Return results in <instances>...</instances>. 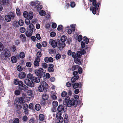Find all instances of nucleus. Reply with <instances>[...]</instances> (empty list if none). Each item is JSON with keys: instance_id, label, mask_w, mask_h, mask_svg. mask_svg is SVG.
<instances>
[{"instance_id": "1", "label": "nucleus", "mask_w": 123, "mask_h": 123, "mask_svg": "<svg viewBox=\"0 0 123 123\" xmlns=\"http://www.w3.org/2000/svg\"><path fill=\"white\" fill-rule=\"evenodd\" d=\"M30 5L33 6L35 9L38 10H39L42 8V6L41 5H39V2L38 1H36L35 2H31L30 3Z\"/></svg>"}, {"instance_id": "2", "label": "nucleus", "mask_w": 123, "mask_h": 123, "mask_svg": "<svg viewBox=\"0 0 123 123\" xmlns=\"http://www.w3.org/2000/svg\"><path fill=\"white\" fill-rule=\"evenodd\" d=\"M1 52L2 56L5 57H9L11 55V54L10 51L6 49H4Z\"/></svg>"}, {"instance_id": "3", "label": "nucleus", "mask_w": 123, "mask_h": 123, "mask_svg": "<svg viewBox=\"0 0 123 123\" xmlns=\"http://www.w3.org/2000/svg\"><path fill=\"white\" fill-rule=\"evenodd\" d=\"M18 86L19 89L20 90L25 91L28 89V87L24 84L23 82L22 81L20 82Z\"/></svg>"}, {"instance_id": "4", "label": "nucleus", "mask_w": 123, "mask_h": 123, "mask_svg": "<svg viewBox=\"0 0 123 123\" xmlns=\"http://www.w3.org/2000/svg\"><path fill=\"white\" fill-rule=\"evenodd\" d=\"M43 70L42 68H40L38 70H36L35 72L36 74L40 78H41L43 75V74H44L43 72Z\"/></svg>"}, {"instance_id": "5", "label": "nucleus", "mask_w": 123, "mask_h": 123, "mask_svg": "<svg viewBox=\"0 0 123 123\" xmlns=\"http://www.w3.org/2000/svg\"><path fill=\"white\" fill-rule=\"evenodd\" d=\"M25 83L28 86L32 87L34 86V83L32 82H31L28 79H25L24 81Z\"/></svg>"}, {"instance_id": "6", "label": "nucleus", "mask_w": 123, "mask_h": 123, "mask_svg": "<svg viewBox=\"0 0 123 123\" xmlns=\"http://www.w3.org/2000/svg\"><path fill=\"white\" fill-rule=\"evenodd\" d=\"M75 100L74 99L71 98L70 100L68 101L67 104V106L68 107H70L72 105H75Z\"/></svg>"}, {"instance_id": "7", "label": "nucleus", "mask_w": 123, "mask_h": 123, "mask_svg": "<svg viewBox=\"0 0 123 123\" xmlns=\"http://www.w3.org/2000/svg\"><path fill=\"white\" fill-rule=\"evenodd\" d=\"M49 43L53 48H55L57 46V43L55 40H53L52 39H50L49 41Z\"/></svg>"}, {"instance_id": "8", "label": "nucleus", "mask_w": 123, "mask_h": 123, "mask_svg": "<svg viewBox=\"0 0 123 123\" xmlns=\"http://www.w3.org/2000/svg\"><path fill=\"white\" fill-rule=\"evenodd\" d=\"M99 6V4H98L95 6H93L94 7H91L90 10L92 11L93 13L94 14H95L96 13V10H97Z\"/></svg>"}, {"instance_id": "9", "label": "nucleus", "mask_w": 123, "mask_h": 123, "mask_svg": "<svg viewBox=\"0 0 123 123\" xmlns=\"http://www.w3.org/2000/svg\"><path fill=\"white\" fill-rule=\"evenodd\" d=\"M61 113L59 112L57 114L56 117L60 122H63V118L61 116Z\"/></svg>"}, {"instance_id": "10", "label": "nucleus", "mask_w": 123, "mask_h": 123, "mask_svg": "<svg viewBox=\"0 0 123 123\" xmlns=\"http://www.w3.org/2000/svg\"><path fill=\"white\" fill-rule=\"evenodd\" d=\"M44 61L46 63H48L49 62H52L53 61V59L51 57H46L45 58Z\"/></svg>"}, {"instance_id": "11", "label": "nucleus", "mask_w": 123, "mask_h": 123, "mask_svg": "<svg viewBox=\"0 0 123 123\" xmlns=\"http://www.w3.org/2000/svg\"><path fill=\"white\" fill-rule=\"evenodd\" d=\"M40 61V59L39 58H35L34 62L35 66H38L39 65V62Z\"/></svg>"}, {"instance_id": "12", "label": "nucleus", "mask_w": 123, "mask_h": 123, "mask_svg": "<svg viewBox=\"0 0 123 123\" xmlns=\"http://www.w3.org/2000/svg\"><path fill=\"white\" fill-rule=\"evenodd\" d=\"M1 4L2 5L6 6L9 4L8 0H3L1 3Z\"/></svg>"}, {"instance_id": "13", "label": "nucleus", "mask_w": 123, "mask_h": 123, "mask_svg": "<svg viewBox=\"0 0 123 123\" xmlns=\"http://www.w3.org/2000/svg\"><path fill=\"white\" fill-rule=\"evenodd\" d=\"M54 65L52 64H50L49 65V67L48 68V71L50 72H53L54 71L53 69Z\"/></svg>"}, {"instance_id": "14", "label": "nucleus", "mask_w": 123, "mask_h": 123, "mask_svg": "<svg viewBox=\"0 0 123 123\" xmlns=\"http://www.w3.org/2000/svg\"><path fill=\"white\" fill-rule=\"evenodd\" d=\"M65 104H63V105H59L58 107L57 110L59 112L62 111L63 110H64V107H65L64 105Z\"/></svg>"}, {"instance_id": "15", "label": "nucleus", "mask_w": 123, "mask_h": 123, "mask_svg": "<svg viewBox=\"0 0 123 123\" xmlns=\"http://www.w3.org/2000/svg\"><path fill=\"white\" fill-rule=\"evenodd\" d=\"M65 46V43L62 42L60 43L58 45L59 48L60 50H61L63 48H64Z\"/></svg>"}, {"instance_id": "16", "label": "nucleus", "mask_w": 123, "mask_h": 123, "mask_svg": "<svg viewBox=\"0 0 123 123\" xmlns=\"http://www.w3.org/2000/svg\"><path fill=\"white\" fill-rule=\"evenodd\" d=\"M39 77H38L37 78L35 77H33L32 78V80L36 83H38L40 81Z\"/></svg>"}, {"instance_id": "17", "label": "nucleus", "mask_w": 123, "mask_h": 123, "mask_svg": "<svg viewBox=\"0 0 123 123\" xmlns=\"http://www.w3.org/2000/svg\"><path fill=\"white\" fill-rule=\"evenodd\" d=\"M41 85L43 86L44 88H45V89H46L48 88V84L45 81H43Z\"/></svg>"}, {"instance_id": "18", "label": "nucleus", "mask_w": 123, "mask_h": 123, "mask_svg": "<svg viewBox=\"0 0 123 123\" xmlns=\"http://www.w3.org/2000/svg\"><path fill=\"white\" fill-rule=\"evenodd\" d=\"M26 74L24 72H22L20 73L18 75V77L20 79H23L25 77Z\"/></svg>"}, {"instance_id": "19", "label": "nucleus", "mask_w": 123, "mask_h": 123, "mask_svg": "<svg viewBox=\"0 0 123 123\" xmlns=\"http://www.w3.org/2000/svg\"><path fill=\"white\" fill-rule=\"evenodd\" d=\"M79 77L78 76H76L73 77L71 79V82L73 83L75 82L76 80L79 79Z\"/></svg>"}, {"instance_id": "20", "label": "nucleus", "mask_w": 123, "mask_h": 123, "mask_svg": "<svg viewBox=\"0 0 123 123\" xmlns=\"http://www.w3.org/2000/svg\"><path fill=\"white\" fill-rule=\"evenodd\" d=\"M32 31L31 30H29L27 31L26 33L25 34L28 37H29L31 35L32 33Z\"/></svg>"}, {"instance_id": "21", "label": "nucleus", "mask_w": 123, "mask_h": 123, "mask_svg": "<svg viewBox=\"0 0 123 123\" xmlns=\"http://www.w3.org/2000/svg\"><path fill=\"white\" fill-rule=\"evenodd\" d=\"M74 61L75 63L78 64L79 65H81V62L79 59L76 57L74 59Z\"/></svg>"}, {"instance_id": "22", "label": "nucleus", "mask_w": 123, "mask_h": 123, "mask_svg": "<svg viewBox=\"0 0 123 123\" xmlns=\"http://www.w3.org/2000/svg\"><path fill=\"white\" fill-rule=\"evenodd\" d=\"M5 20L7 22H10L11 20V18L10 16L9 15H6L5 17Z\"/></svg>"}, {"instance_id": "23", "label": "nucleus", "mask_w": 123, "mask_h": 123, "mask_svg": "<svg viewBox=\"0 0 123 123\" xmlns=\"http://www.w3.org/2000/svg\"><path fill=\"white\" fill-rule=\"evenodd\" d=\"M45 89L42 85H40L38 87V90L40 92H42Z\"/></svg>"}, {"instance_id": "24", "label": "nucleus", "mask_w": 123, "mask_h": 123, "mask_svg": "<svg viewBox=\"0 0 123 123\" xmlns=\"http://www.w3.org/2000/svg\"><path fill=\"white\" fill-rule=\"evenodd\" d=\"M42 98L44 100H47L48 98V95L45 94H43L42 96Z\"/></svg>"}, {"instance_id": "25", "label": "nucleus", "mask_w": 123, "mask_h": 123, "mask_svg": "<svg viewBox=\"0 0 123 123\" xmlns=\"http://www.w3.org/2000/svg\"><path fill=\"white\" fill-rule=\"evenodd\" d=\"M33 13L32 12H29L28 13V17L30 19H31L33 18Z\"/></svg>"}, {"instance_id": "26", "label": "nucleus", "mask_w": 123, "mask_h": 123, "mask_svg": "<svg viewBox=\"0 0 123 123\" xmlns=\"http://www.w3.org/2000/svg\"><path fill=\"white\" fill-rule=\"evenodd\" d=\"M20 38L23 42L25 41L26 39V37L25 35L23 34H21L20 36Z\"/></svg>"}, {"instance_id": "27", "label": "nucleus", "mask_w": 123, "mask_h": 123, "mask_svg": "<svg viewBox=\"0 0 123 123\" xmlns=\"http://www.w3.org/2000/svg\"><path fill=\"white\" fill-rule=\"evenodd\" d=\"M66 36L64 35L62 36L61 40L62 42L64 43L66 41Z\"/></svg>"}, {"instance_id": "28", "label": "nucleus", "mask_w": 123, "mask_h": 123, "mask_svg": "<svg viewBox=\"0 0 123 123\" xmlns=\"http://www.w3.org/2000/svg\"><path fill=\"white\" fill-rule=\"evenodd\" d=\"M35 109L37 111H39L41 107L39 104H37L35 106Z\"/></svg>"}, {"instance_id": "29", "label": "nucleus", "mask_w": 123, "mask_h": 123, "mask_svg": "<svg viewBox=\"0 0 123 123\" xmlns=\"http://www.w3.org/2000/svg\"><path fill=\"white\" fill-rule=\"evenodd\" d=\"M11 60L12 62L14 63H16L17 61L16 57L14 56H12L11 57Z\"/></svg>"}, {"instance_id": "30", "label": "nucleus", "mask_w": 123, "mask_h": 123, "mask_svg": "<svg viewBox=\"0 0 123 123\" xmlns=\"http://www.w3.org/2000/svg\"><path fill=\"white\" fill-rule=\"evenodd\" d=\"M41 66L44 68H47L48 66L47 64L45 62L42 63L41 64Z\"/></svg>"}, {"instance_id": "31", "label": "nucleus", "mask_w": 123, "mask_h": 123, "mask_svg": "<svg viewBox=\"0 0 123 123\" xmlns=\"http://www.w3.org/2000/svg\"><path fill=\"white\" fill-rule=\"evenodd\" d=\"M40 15L42 16H44L46 14L45 12L43 10H41L39 12Z\"/></svg>"}, {"instance_id": "32", "label": "nucleus", "mask_w": 123, "mask_h": 123, "mask_svg": "<svg viewBox=\"0 0 123 123\" xmlns=\"http://www.w3.org/2000/svg\"><path fill=\"white\" fill-rule=\"evenodd\" d=\"M19 81L17 79H14V84L16 85H18L19 84V83L20 81Z\"/></svg>"}, {"instance_id": "33", "label": "nucleus", "mask_w": 123, "mask_h": 123, "mask_svg": "<svg viewBox=\"0 0 123 123\" xmlns=\"http://www.w3.org/2000/svg\"><path fill=\"white\" fill-rule=\"evenodd\" d=\"M39 120L42 121H43L44 119V115L42 114H40L39 116Z\"/></svg>"}, {"instance_id": "34", "label": "nucleus", "mask_w": 123, "mask_h": 123, "mask_svg": "<svg viewBox=\"0 0 123 123\" xmlns=\"http://www.w3.org/2000/svg\"><path fill=\"white\" fill-rule=\"evenodd\" d=\"M12 25L15 27H17L18 26V22L16 21H14L13 22Z\"/></svg>"}, {"instance_id": "35", "label": "nucleus", "mask_w": 123, "mask_h": 123, "mask_svg": "<svg viewBox=\"0 0 123 123\" xmlns=\"http://www.w3.org/2000/svg\"><path fill=\"white\" fill-rule=\"evenodd\" d=\"M52 105L53 107H56L58 105V103L56 101H54L52 102Z\"/></svg>"}, {"instance_id": "36", "label": "nucleus", "mask_w": 123, "mask_h": 123, "mask_svg": "<svg viewBox=\"0 0 123 123\" xmlns=\"http://www.w3.org/2000/svg\"><path fill=\"white\" fill-rule=\"evenodd\" d=\"M9 14L10 15V16H11V18L12 19L14 18L15 17V13L13 12H10Z\"/></svg>"}, {"instance_id": "37", "label": "nucleus", "mask_w": 123, "mask_h": 123, "mask_svg": "<svg viewBox=\"0 0 123 123\" xmlns=\"http://www.w3.org/2000/svg\"><path fill=\"white\" fill-rule=\"evenodd\" d=\"M19 56L21 58H23L25 57V54L23 52H21Z\"/></svg>"}, {"instance_id": "38", "label": "nucleus", "mask_w": 123, "mask_h": 123, "mask_svg": "<svg viewBox=\"0 0 123 123\" xmlns=\"http://www.w3.org/2000/svg\"><path fill=\"white\" fill-rule=\"evenodd\" d=\"M90 1L92 2V4L93 6H95L98 4H96V2L95 0H90Z\"/></svg>"}, {"instance_id": "39", "label": "nucleus", "mask_w": 123, "mask_h": 123, "mask_svg": "<svg viewBox=\"0 0 123 123\" xmlns=\"http://www.w3.org/2000/svg\"><path fill=\"white\" fill-rule=\"evenodd\" d=\"M83 40L85 41L86 44H87L88 43L89 40L86 37H84L83 38Z\"/></svg>"}, {"instance_id": "40", "label": "nucleus", "mask_w": 123, "mask_h": 123, "mask_svg": "<svg viewBox=\"0 0 123 123\" xmlns=\"http://www.w3.org/2000/svg\"><path fill=\"white\" fill-rule=\"evenodd\" d=\"M27 93L28 96H31L32 94V91L31 90H28L27 92Z\"/></svg>"}, {"instance_id": "41", "label": "nucleus", "mask_w": 123, "mask_h": 123, "mask_svg": "<svg viewBox=\"0 0 123 123\" xmlns=\"http://www.w3.org/2000/svg\"><path fill=\"white\" fill-rule=\"evenodd\" d=\"M81 54L80 51H78L77 53V56L78 58H80L81 57Z\"/></svg>"}, {"instance_id": "42", "label": "nucleus", "mask_w": 123, "mask_h": 123, "mask_svg": "<svg viewBox=\"0 0 123 123\" xmlns=\"http://www.w3.org/2000/svg\"><path fill=\"white\" fill-rule=\"evenodd\" d=\"M19 30L21 32L23 33L25 31V29L24 27H22L20 28Z\"/></svg>"}, {"instance_id": "43", "label": "nucleus", "mask_w": 123, "mask_h": 123, "mask_svg": "<svg viewBox=\"0 0 123 123\" xmlns=\"http://www.w3.org/2000/svg\"><path fill=\"white\" fill-rule=\"evenodd\" d=\"M18 24L19 25L22 26L24 24V22L22 19L19 20L18 21Z\"/></svg>"}, {"instance_id": "44", "label": "nucleus", "mask_w": 123, "mask_h": 123, "mask_svg": "<svg viewBox=\"0 0 123 123\" xmlns=\"http://www.w3.org/2000/svg\"><path fill=\"white\" fill-rule=\"evenodd\" d=\"M20 94V91L18 89L16 90L15 91V94L16 95H19Z\"/></svg>"}, {"instance_id": "45", "label": "nucleus", "mask_w": 123, "mask_h": 123, "mask_svg": "<svg viewBox=\"0 0 123 123\" xmlns=\"http://www.w3.org/2000/svg\"><path fill=\"white\" fill-rule=\"evenodd\" d=\"M51 97L53 100H56L57 99V96L55 93H54L51 96Z\"/></svg>"}, {"instance_id": "46", "label": "nucleus", "mask_w": 123, "mask_h": 123, "mask_svg": "<svg viewBox=\"0 0 123 123\" xmlns=\"http://www.w3.org/2000/svg\"><path fill=\"white\" fill-rule=\"evenodd\" d=\"M33 77L32 75L31 74H29L27 75V78L30 79L31 80Z\"/></svg>"}, {"instance_id": "47", "label": "nucleus", "mask_w": 123, "mask_h": 123, "mask_svg": "<svg viewBox=\"0 0 123 123\" xmlns=\"http://www.w3.org/2000/svg\"><path fill=\"white\" fill-rule=\"evenodd\" d=\"M28 13L26 11H25L23 13L24 16L26 18H27L28 17Z\"/></svg>"}, {"instance_id": "48", "label": "nucleus", "mask_w": 123, "mask_h": 123, "mask_svg": "<svg viewBox=\"0 0 123 123\" xmlns=\"http://www.w3.org/2000/svg\"><path fill=\"white\" fill-rule=\"evenodd\" d=\"M17 69L18 71H21L22 70V68L20 66L18 65L17 67Z\"/></svg>"}, {"instance_id": "49", "label": "nucleus", "mask_w": 123, "mask_h": 123, "mask_svg": "<svg viewBox=\"0 0 123 123\" xmlns=\"http://www.w3.org/2000/svg\"><path fill=\"white\" fill-rule=\"evenodd\" d=\"M75 25L74 24L72 25H70L71 28L73 31H75Z\"/></svg>"}, {"instance_id": "50", "label": "nucleus", "mask_w": 123, "mask_h": 123, "mask_svg": "<svg viewBox=\"0 0 123 123\" xmlns=\"http://www.w3.org/2000/svg\"><path fill=\"white\" fill-rule=\"evenodd\" d=\"M19 120L18 118H15L13 122V123H19Z\"/></svg>"}, {"instance_id": "51", "label": "nucleus", "mask_w": 123, "mask_h": 123, "mask_svg": "<svg viewBox=\"0 0 123 123\" xmlns=\"http://www.w3.org/2000/svg\"><path fill=\"white\" fill-rule=\"evenodd\" d=\"M33 25L31 23L29 24V27L30 28V29L29 30L33 31Z\"/></svg>"}, {"instance_id": "52", "label": "nucleus", "mask_w": 123, "mask_h": 123, "mask_svg": "<svg viewBox=\"0 0 123 123\" xmlns=\"http://www.w3.org/2000/svg\"><path fill=\"white\" fill-rule=\"evenodd\" d=\"M79 86V84L77 83H75L73 86V88L74 89H75L77 88Z\"/></svg>"}, {"instance_id": "53", "label": "nucleus", "mask_w": 123, "mask_h": 123, "mask_svg": "<svg viewBox=\"0 0 123 123\" xmlns=\"http://www.w3.org/2000/svg\"><path fill=\"white\" fill-rule=\"evenodd\" d=\"M19 101L21 104H22L24 103V99L22 97H20L19 98Z\"/></svg>"}, {"instance_id": "54", "label": "nucleus", "mask_w": 123, "mask_h": 123, "mask_svg": "<svg viewBox=\"0 0 123 123\" xmlns=\"http://www.w3.org/2000/svg\"><path fill=\"white\" fill-rule=\"evenodd\" d=\"M67 95V92L65 91L63 92L61 94L62 96L64 97H65Z\"/></svg>"}, {"instance_id": "55", "label": "nucleus", "mask_w": 123, "mask_h": 123, "mask_svg": "<svg viewBox=\"0 0 123 123\" xmlns=\"http://www.w3.org/2000/svg\"><path fill=\"white\" fill-rule=\"evenodd\" d=\"M28 119V117L26 116H25L22 118V120L24 121H26Z\"/></svg>"}, {"instance_id": "56", "label": "nucleus", "mask_w": 123, "mask_h": 123, "mask_svg": "<svg viewBox=\"0 0 123 123\" xmlns=\"http://www.w3.org/2000/svg\"><path fill=\"white\" fill-rule=\"evenodd\" d=\"M25 24L27 25L30 24V21L29 20L28 18H26L25 20Z\"/></svg>"}, {"instance_id": "57", "label": "nucleus", "mask_w": 123, "mask_h": 123, "mask_svg": "<svg viewBox=\"0 0 123 123\" xmlns=\"http://www.w3.org/2000/svg\"><path fill=\"white\" fill-rule=\"evenodd\" d=\"M23 108L24 110L27 109L28 105L26 104H24L23 105Z\"/></svg>"}, {"instance_id": "58", "label": "nucleus", "mask_w": 123, "mask_h": 123, "mask_svg": "<svg viewBox=\"0 0 123 123\" xmlns=\"http://www.w3.org/2000/svg\"><path fill=\"white\" fill-rule=\"evenodd\" d=\"M16 49V48L15 46L14 45L12 46L11 48V50L13 51H14Z\"/></svg>"}, {"instance_id": "59", "label": "nucleus", "mask_w": 123, "mask_h": 123, "mask_svg": "<svg viewBox=\"0 0 123 123\" xmlns=\"http://www.w3.org/2000/svg\"><path fill=\"white\" fill-rule=\"evenodd\" d=\"M31 63L29 62H27L26 63V66L28 67H30L31 66Z\"/></svg>"}, {"instance_id": "60", "label": "nucleus", "mask_w": 123, "mask_h": 123, "mask_svg": "<svg viewBox=\"0 0 123 123\" xmlns=\"http://www.w3.org/2000/svg\"><path fill=\"white\" fill-rule=\"evenodd\" d=\"M60 57L61 55L59 54H58L56 55L55 58L57 60L59 59L60 58Z\"/></svg>"}, {"instance_id": "61", "label": "nucleus", "mask_w": 123, "mask_h": 123, "mask_svg": "<svg viewBox=\"0 0 123 123\" xmlns=\"http://www.w3.org/2000/svg\"><path fill=\"white\" fill-rule=\"evenodd\" d=\"M37 58H39L41 56V53L40 52H38L37 53Z\"/></svg>"}, {"instance_id": "62", "label": "nucleus", "mask_w": 123, "mask_h": 123, "mask_svg": "<svg viewBox=\"0 0 123 123\" xmlns=\"http://www.w3.org/2000/svg\"><path fill=\"white\" fill-rule=\"evenodd\" d=\"M16 13L18 15H19L20 14V11L19 9H16Z\"/></svg>"}, {"instance_id": "63", "label": "nucleus", "mask_w": 123, "mask_h": 123, "mask_svg": "<svg viewBox=\"0 0 123 123\" xmlns=\"http://www.w3.org/2000/svg\"><path fill=\"white\" fill-rule=\"evenodd\" d=\"M56 34L55 32H52L50 33V36L51 37H54L55 35Z\"/></svg>"}, {"instance_id": "64", "label": "nucleus", "mask_w": 123, "mask_h": 123, "mask_svg": "<svg viewBox=\"0 0 123 123\" xmlns=\"http://www.w3.org/2000/svg\"><path fill=\"white\" fill-rule=\"evenodd\" d=\"M42 44L43 47H45L47 46V43L45 41H43L42 43Z\"/></svg>"}]
</instances>
